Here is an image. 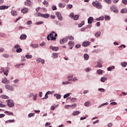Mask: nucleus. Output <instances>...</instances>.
Returning <instances> with one entry per match:
<instances>
[{
  "instance_id": "1",
  "label": "nucleus",
  "mask_w": 127,
  "mask_h": 127,
  "mask_svg": "<svg viewBox=\"0 0 127 127\" xmlns=\"http://www.w3.org/2000/svg\"><path fill=\"white\" fill-rule=\"evenodd\" d=\"M54 33H55V32L52 31L48 36H47V39L48 40H56V37H57L58 35L57 33H56L55 34V37H54Z\"/></svg>"
},
{
  "instance_id": "2",
  "label": "nucleus",
  "mask_w": 127,
  "mask_h": 127,
  "mask_svg": "<svg viewBox=\"0 0 127 127\" xmlns=\"http://www.w3.org/2000/svg\"><path fill=\"white\" fill-rule=\"evenodd\" d=\"M6 102L7 106L8 107H9V108H12L14 106V103H13V101L10 99H7L6 100Z\"/></svg>"
},
{
  "instance_id": "3",
  "label": "nucleus",
  "mask_w": 127,
  "mask_h": 127,
  "mask_svg": "<svg viewBox=\"0 0 127 127\" xmlns=\"http://www.w3.org/2000/svg\"><path fill=\"white\" fill-rule=\"evenodd\" d=\"M38 16H41V17H44V18H48V17H50V15L49 14H42L41 13H38Z\"/></svg>"
},
{
  "instance_id": "4",
  "label": "nucleus",
  "mask_w": 127,
  "mask_h": 127,
  "mask_svg": "<svg viewBox=\"0 0 127 127\" xmlns=\"http://www.w3.org/2000/svg\"><path fill=\"white\" fill-rule=\"evenodd\" d=\"M92 4L94 6H96L97 8H102V5H101V3L97 2H93Z\"/></svg>"
},
{
  "instance_id": "5",
  "label": "nucleus",
  "mask_w": 127,
  "mask_h": 127,
  "mask_svg": "<svg viewBox=\"0 0 127 127\" xmlns=\"http://www.w3.org/2000/svg\"><path fill=\"white\" fill-rule=\"evenodd\" d=\"M111 10L116 13H118V12H119V10L117 9V7H116L115 5H112L111 7Z\"/></svg>"
},
{
  "instance_id": "6",
  "label": "nucleus",
  "mask_w": 127,
  "mask_h": 127,
  "mask_svg": "<svg viewBox=\"0 0 127 127\" xmlns=\"http://www.w3.org/2000/svg\"><path fill=\"white\" fill-rule=\"evenodd\" d=\"M5 88L7 90H9L10 91H13V87L9 85H5Z\"/></svg>"
},
{
  "instance_id": "7",
  "label": "nucleus",
  "mask_w": 127,
  "mask_h": 127,
  "mask_svg": "<svg viewBox=\"0 0 127 127\" xmlns=\"http://www.w3.org/2000/svg\"><path fill=\"white\" fill-rule=\"evenodd\" d=\"M24 4L27 6H30L32 4L31 1L30 0H26V1L25 2Z\"/></svg>"
},
{
  "instance_id": "8",
  "label": "nucleus",
  "mask_w": 127,
  "mask_h": 127,
  "mask_svg": "<svg viewBox=\"0 0 127 127\" xmlns=\"http://www.w3.org/2000/svg\"><path fill=\"white\" fill-rule=\"evenodd\" d=\"M50 49H52V50L54 51H58V50H59V48L56 47H53V46H51L50 47Z\"/></svg>"
},
{
  "instance_id": "9",
  "label": "nucleus",
  "mask_w": 127,
  "mask_h": 127,
  "mask_svg": "<svg viewBox=\"0 0 127 127\" xmlns=\"http://www.w3.org/2000/svg\"><path fill=\"white\" fill-rule=\"evenodd\" d=\"M21 11L22 13H27L28 12V8L26 7L23 8Z\"/></svg>"
},
{
  "instance_id": "10",
  "label": "nucleus",
  "mask_w": 127,
  "mask_h": 127,
  "mask_svg": "<svg viewBox=\"0 0 127 127\" xmlns=\"http://www.w3.org/2000/svg\"><path fill=\"white\" fill-rule=\"evenodd\" d=\"M90 42L88 41V42H84L82 44V46L83 47H87V46H89V45H90Z\"/></svg>"
},
{
  "instance_id": "11",
  "label": "nucleus",
  "mask_w": 127,
  "mask_h": 127,
  "mask_svg": "<svg viewBox=\"0 0 127 127\" xmlns=\"http://www.w3.org/2000/svg\"><path fill=\"white\" fill-rule=\"evenodd\" d=\"M37 63H42V64H44L45 63L44 60H42L40 58H39L37 60Z\"/></svg>"
},
{
  "instance_id": "12",
  "label": "nucleus",
  "mask_w": 127,
  "mask_h": 127,
  "mask_svg": "<svg viewBox=\"0 0 127 127\" xmlns=\"http://www.w3.org/2000/svg\"><path fill=\"white\" fill-rule=\"evenodd\" d=\"M94 20V18L93 17H89L88 19V23L89 24H92V21Z\"/></svg>"
},
{
  "instance_id": "13",
  "label": "nucleus",
  "mask_w": 127,
  "mask_h": 127,
  "mask_svg": "<svg viewBox=\"0 0 127 127\" xmlns=\"http://www.w3.org/2000/svg\"><path fill=\"white\" fill-rule=\"evenodd\" d=\"M56 15H57V16H58V19L59 20H62V19H63V18L62 17V16L61 15V14H60L59 12H57Z\"/></svg>"
},
{
  "instance_id": "14",
  "label": "nucleus",
  "mask_w": 127,
  "mask_h": 127,
  "mask_svg": "<svg viewBox=\"0 0 127 127\" xmlns=\"http://www.w3.org/2000/svg\"><path fill=\"white\" fill-rule=\"evenodd\" d=\"M27 37L26 35L22 34L20 37V39H21V40H25Z\"/></svg>"
},
{
  "instance_id": "15",
  "label": "nucleus",
  "mask_w": 127,
  "mask_h": 127,
  "mask_svg": "<svg viewBox=\"0 0 127 127\" xmlns=\"http://www.w3.org/2000/svg\"><path fill=\"white\" fill-rule=\"evenodd\" d=\"M68 45L69 46V49H72L73 45H74V42L70 41L69 42Z\"/></svg>"
},
{
  "instance_id": "16",
  "label": "nucleus",
  "mask_w": 127,
  "mask_h": 127,
  "mask_svg": "<svg viewBox=\"0 0 127 127\" xmlns=\"http://www.w3.org/2000/svg\"><path fill=\"white\" fill-rule=\"evenodd\" d=\"M8 8V6L7 5H1L0 6V9L2 10V9H7Z\"/></svg>"
},
{
  "instance_id": "17",
  "label": "nucleus",
  "mask_w": 127,
  "mask_h": 127,
  "mask_svg": "<svg viewBox=\"0 0 127 127\" xmlns=\"http://www.w3.org/2000/svg\"><path fill=\"white\" fill-rule=\"evenodd\" d=\"M55 97H56V98L58 100H59L60 99H61V95L58 94H55L54 95Z\"/></svg>"
},
{
  "instance_id": "18",
  "label": "nucleus",
  "mask_w": 127,
  "mask_h": 127,
  "mask_svg": "<svg viewBox=\"0 0 127 127\" xmlns=\"http://www.w3.org/2000/svg\"><path fill=\"white\" fill-rule=\"evenodd\" d=\"M79 114H80V112L79 111H74L73 113H72V115L73 116H78L79 115Z\"/></svg>"
},
{
  "instance_id": "19",
  "label": "nucleus",
  "mask_w": 127,
  "mask_h": 127,
  "mask_svg": "<svg viewBox=\"0 0 127 127\" xmlns=\"http://www.w3.org/2000/svg\"><path fill=\"white\" fill-rule=\"evenodd\" d=\"M101 35V32L98 31L95 34V37H99Z\"/></svg>"
},
{
  "instance_id": "20",
  "label": "nucleus",
  "mask_w": 127,
  "mask_h": 127,
  "mask_svg": "<svg viewBox=\"0 0 127 127\" xmlns=\"http://www.w3.org/2000/svg\"><path fill=\"white\" fill-rule=\"evenodd\" d=\"M65 6H66V4H62V3H60L59 4V7L64 8V7H65Z\"/></svg>"
},
{
  "instance_id": "21",
  "label": "nucleus",
  "mask_w": 127,
  "mask_h": 127,
  "mask_svg": "<svg viewBox=\"0 0 127 127\" xmlns=\"http://www.w3.org/2000/svg\"><path fill=\"white\" fill-rule=\"evenodd\" d=\"M90 57L88 56V54H85L84 55V59L85 60H88V59H89V58Z\"/></svg>"
},
{
  "instance_id": "22",
  "label": "nucleus",
  "mask_w": 127,
  "mask_h": 127,
  "mask_svg": "<svg viewBox=\"0 0 127 127\" xmlns=\"http://www.w3.org/2000/svg\"><path fill=\"white\" fill-rule=\"evenodd\" d=\"M66 37H67V39H68V40H74V37L72 36H68Z\"/></svg>"
},
{
  "instance_id": "23",
  "label": "nucleus",
  "mask_w": 127,
  "mask_h": 127,
  "mask_svg": "<svg viewBox=\"0 0 127 127\" xmlns=\"http://www.w3.org/2000/svg\"><path fill=\"white\" fill-rule=\"evenodd\" d=\"M0 98L1 99H8V96L5 95H2L0 96Z\"/></svg>"
},
{
  "instance_id": "24",
  "label": "nucleus",
  "mask_w": 127,
  "mask_h": 127,
  "mask_svg": "<svg viewBox=\"0 0 127 127\" xmlns=\"http://www.w3.org/2000/svg\"><path fill=\"white\" fill-rule=\"evenodd\" d=\"M11 14L12 15H17V13L16 12V11L12 10L11 11Z\"/></svg>"
},
{
  "instance_id": "25",
  "label": "nucleus",
  "mask_w": 127,
  "mask_h": 127,
  "mask_svg": "<svg viewBox=\"0 0 127 127\" xmlns=\"http://www.w3.org/2000/svg\"><path fill=\"white\" fill-rule=\"evenodd\" d=\"M113 69H115V66H112L107 68L108 71H112Z\"/></svg>"
},
{
  "instance_id": "26",
  "label": "nucleus",
  "mask_w": 127,
  "mask_h": 127,
  "mask_svg": "<svg viewBox=\"0 0 127 127\" xmlns=\"http://www.w3.org/2000/svg\"><path fill=\"white\" fill-rule=\"evenodd\" d=\"M58 57V54L57 53H53V58H57Z\"/></svg>"
},
{
  "instance_id": "27",
  "label": "nucleus",
  "mask_w": 127,
  "mask_h": 127,
  "mask_svg": "<svg viewBox=\"0 0 127 127\" xmlns=\"http://www.w3.org/2000/svg\"><path fill=\"white\" fill-rule=\"evenodd\" d=\"M127 63L126 62L122 63V66L123 67H127Z\"/></svg>"
},
{
  "instance_id": "28",
  "label": "nucleus",
  "mask_w": 127,
  "mask_h": 127,
  "mask_svg": "<svg viewBox=\"0 0 127 127\" xmlns=\"http://www.w3.org/2000/svg\"><path fill=\"white\" fill-rule=\"evenodd\" d=\"M34 115H35L34 113H30L28 114V118H31V117H34Z\"/></svg>"
},
{
  "instance_id": "29",
  "label": "nucleus",
  "mask_w": 127,
  "mask_h": 127,
  "mask_svg": "<svg viewBox=\"0 0 127 127\" xmlns=\"http://www.w3.org/2000/svg\"><path fill=\"white\" fill-rule=\"evenodd\" d=\"M25 57L27 59H30L32 58V56L27 55L25 56Z\"/></svg>"
},
{
  "instance_id": "30",
  "label": "nucleus",
  "mask_w": 127,
  "mask_h": 127,
  "mask_svg": "<svg viewBox=\"0 0 127 127\" xmlns=\"http://www.w3.org/2000/svg\"><path fill=\"white\" fill-rule=\"evenodd\" d=\"M98 74H99L100 75L103 74V70L99 69L97 71Z\"/></svg>"
},
{
  "instance_id": "31",
  "label": "nucleus",
  "mask_w": 127,
  "mask_h": 127,
  "mask_svg": "<svg viewBox=\"0 0 127 127\" xmlns=\"http://www.w3.org/2000/svg\"><path fill=\"white\" fill-rule=\"evenodd\" d=\"M5 123L6 124H8V123H14V120H7Z\"/></svg>"
},
{
  "instance_id": "32",
  "label": "nucleus",
  "mask_w": 127,
  "mask_h": 127,
  "mask_svg": "<svg viewBox=\"0 0 127 127\" xmlns=\"http://www.w3.org/2000/svg\"><path fill=\"white\" fill-rule=\"evenodd\" d=\"M16 52L17 53H20L22 51V49L21 48H19V49L16 50Z\"/></svg>"
},
{
  "instance_id": "33",
  "label": "nucleus",
  "mask_w": 127,
  "mask_h": 127,
  "mask_svg": "<svg viewBox=\"0 0 127 127\" xmlns=\"http://www.w3.org/2000/svg\"><path fill=\"white\" fill-rule=\"evenodd\" d=\"M107 105H108V102L103 103L100 106H99L98 108H101V107H104V106H107Z\"/></svg>"
},
{
  "instance_id": "34",
  "label": "nucleus",
  "mask_w": 127,
  "mask_h": 127,
  "mask_svg": "<svg viewBox=\"0 0 127 127\" xmlns=\"http://www.w3.org/2000/svg\"><path fill=\"white\" fill-rule=\"evenodd\" d=\"M14 48H15V49L17 50V49H19V48H20V46L18 44H16V45H15Z\"/></svg>"
},
{
  "instance_id": "35",
  "label": "nucleus",
  "mask_w": 127,
  "mask_h": 127,
  "mask_svg": "<svg viewBox=\"0 0 127 127\" xmlns=\"http://www.w3.org/2000/svg\"><path fill=\"white\" fill-rule=\"evenodd\" d=\"M78 18H79V15H75L73 17V19H74V20H77L78 19Z\"/></svg>"
},
{
  "instance_id": "36",
  "label": "nucleus",
  "mask_w": 127,
  "mask_h": 127,
  "mask_svg": "<svg viewBox=\"0 0 127 127\" xmlns=\"http://www.w3.org/2000/svg\"><path fill=\"white\" fill-rule=\"evenodd\" d=\"M63 85H67L68 84H71V83L68 82V81H64L62 83Z\"/></svg>"
},
{
  "instance_id": "37",
  "label": "nucleus",
  "mask_w": 127,
  "mask_h": 127,
  "mask_svg": "<svg viewBox=\"0 0 127 127\" xmlns=\"http://www.w3.org/2000/svg\"><path fill=\"white\" fill-rule=\"evenodd\" d=\"M107 80V78L106 77H102L101 79V81L102 82H105L106 80Z\"/></svg>"
},
{
  "instance_id": "38",
  "label": "nucleus",
  "mask_w": 127,
  "mask_h": 127,
  "mask_svg": "<svg viewBox=\"0 0 127 127\" xmlns=\"http://www.w3.org/2000/svg\"><path fill=\"white\" fill-rule=\"evenodd\" d=\"M70 96V93H67L66 94H65L64 96V99H66V98H68Z\"/></svg>"
},
{
  "instance_id": "39",
  "label": "nucleus",
  "mask_w": 127,
  "mask_h": 127,
  "mask_svg": "<svg viewBox=\"0 0 127 127\" xmlns=\"http://www.w3.org/2000/svg\"><path fill=\"white\" fill-rule=\"evenodd\" d=\"M43 4H45L46 6H48V2L46 0H44V2H43Z\"/></svg>"
},
{
  "instance_id": "40",
  "label": "nucleus",
  "mask_w": 127,
  "mask_h": 127,
  "mask_svg": "<svg viewBox=\"0 0 127 127\" xmlns=\"http://www.w3.org/2000/svg\"><path fill=\"white\" fill-rule=\"evenodd\" d=\"M105 2H107V3L110 4V3H112L111 0H105Z\"/></svg>"
},
{
  "instance_id": "41",
  "label": "nucleus",
  "mask_w": 127,
  "mask_h": 127,
  "mask_svg": "<svg viewBox=\"0 0 127 127\" xmlns=\"http://www.w3.org/2000/svg\"><path fill=\"white\" fill-rule=\"evenodd\" d=\"M3 57H4L5 58H8L9 57V55L8 54H5L3 55Z\"/></svg>"
},
{
  "instance_id": "42",
  "label": "nucleus",
  "mask_w": 127,
  "mask_h": 127,
  "mask_svg": "<svg viewBox=\"0 0 127 127\" xmlns=\"http://www.w3.org/2000/svg\"><path fill=\"white\" fill-rule=\"evenodd\" d=\"M8 72V70L6 69L4 71H3L4 75H6V76H7Z\"/></svg>"
},
{
  "instance_id": "43",
  "label": "nucleus",
  "mask_w": 127,
  "mask_h": 127,
  "mask_svg": "<svg viewBox=\"0 0 127 127\" xmlns=\"http://www.w3.org/2000/svg\"><path fill=\"white\" fill-rule=\"evenodd\" d=\"M6 105L0 103V108H5Z\"/></svg>"
},
{
  "instance_id": "44",
  "label": "nucleus",
  "mask_w": 127,
  "mask_h": 127,
  "mask_svg": "<svg viewBox=\"0 0 127 127\" xmlns=\"http://www.w3.org/2000/svg\"><path fill=\"white\" fill-rule=\"evenodd\" d=\"M105 20H109L111 18L110 17V16H105Z\"/></svg>"
},
{
  "instance_id": "45",
  "label": "nucleus",
  "mask_w": 127,
  "mask_h": 127,
  "mask_svg": "<svg viewBox=\"0 0 127 127\" xmlns=\"http://www.w3.org/2000/svg\"><path fill=\"white\" fill-rule=\"evenodd\" d=\"M1 82H2V83H6V78H3V79L2 80Z\"/></svg>"
},
{
  "instance_id": "46",
  "label": "nucleus",
  "mask_w": 127,
  "mask_h": 127,
  "mask_svg": "<svg viewBox=\"0 0 127 127\" xmlns=\"http://www.w3.org/2000/svg\"><path fill=\"white\" fill-rule=\"evenodd\" d=\"M63 39L64 40V43H66V42H67V41H68V39H67V37L65 38H64Z\"/></svg>"
},
{
  "instance_id": "47",
  "label": "nucleus",
  "mask_w": 127,
  "mask_h": 127,
  "mask_svg": "<svg viewBox=\"0 0 127 127\" xmlns=\"http://www.w3.org/2000/svg\"><path fill=\"white\" fill-rule=\"evenodd\" d=\"M122 3L127 4V0H122Z\"/></svg>"
},
{
  "instance_id": "48",
  "label": "nucleus",
  "mask_w": 127,
  "mask_h": 127,
  "mask_svg": "<svg viewBox=\"0 0 127 127\" xmlns=\"http://www.w3.org/2000/svg\"><path fill=\"white\" fill-rule=\"evenodd\" d=\"M60 44H64V40H63V39L60 40Z\"/></svg>"
},
{
  "instance_id": "49",
  "label": "nucleus",
  "mask_w": 127,
  "mask_h": 127,
  "mask_svg": "<svg viewBox=\"0 0 127 127\" xmlns=\"http://www.w3.org/2000/svg\"><path fill=\"white\" fill-rule=\"evenodd\" d=\"M97 67H98L99 68H101V67H102V65L101 64V63H98V64L97 65Z\"/></svg>"
},
{
  "instance_id": "50",
  "label": "nucleus",
  "mask_w": 127,
  "mask_h": 127,
  "mask_svg": "<svg viewBox=\"0 0 127 127\" xmlns=\"http://www.w3.org/2000/svg\"><path fill=\"white\" fill-rule=\"evenodd\" d=\"M27 24L28 25H30V24H32V21L29 20L27 22Z\"/></svg>"
},
{
  "instance_id": "51",
  "label": "nucleus",
  "mask_w": 127,
  "mask_h": 127,
  "mask_svg": "<svg viewBox=\"0 0 127 127\" xmlns=\"http://www.w3.org/2000/svg\"><path fill=\"white\" fill-rule=\"evenodd\" d=\"M98 91H99L100 92H105V89L99 88L98 89Z\"/></svg>"
},
{
  "instance_id": "52",
  "label": "nucleus",
  "mask_w": 127,
  "mask_h": 127,
  "mask_svg": "<svg viewBox=\"0 0 127 127\" xmlns=\"http://www.w3.org/2000/svg\"><path fill=\"white\" fill-rule=\"evenodd\" d=\"M44 22L42 21H40V22H38L36 23V24H37V25H38L39 24H43Z\"/></svg>"
},
{
  "instance_id": "53",
  "label": "nucleus",
  "mask_w": 127,
  "mask_h": 127,
  "mask_svg": "<svg viewBox=\"0 0 127 127\" xmlns=\"http://www.w3.org/2000/svg\"><path fill=\"white\" fill-rule=\"evenodd\" d=\"M90 104V102H86L84 103V105L85 107H88L89 106V104Z\"/></svg>"
},
{
  "instance_id": "54",
  "label": "nucleus",
  "mask_w": 127,
  "mask_h": 127,
  "mask_svg": "<svg viewBox=\"0 0 127 127\" xmlns=\"http://www.w3.org/2000/svg\"><path fill=\"white\" fill-rule=\"evenodd\" d=\"M42 99V100H44V99H48V94H47V93H46V94L45 95V98H43Z\"/></svg>"
},
{
  "instance_id": "55",
  "label": "nucleus",
  "mask_w": 127,
  "mask_h": 127,
  "mask_svg": "<svg viewBox=\"0 0 127 127\" xmlns=\"http://www.w3.org/2000/svg\"><path fill=\"white\" fill-rule=\"evenodd\" d=\"M31 46L32 47H33V48H36L37 47H38L37 45L35 44H32Z\"/></svg>"
},
{
  "instance_id": "56",
  "label": "nucleus",
  "mask_w": 127,
  "mask_h": 127,
  "mask_svg": "<svg viewBox=\"0 0 127 127\" xmlns=\"http://www.w3.org/2000/svg\"><path fill=\"white\" fill-rule=\"evenodd\" d=\"M110 105H113V106H115V105H118V103L116 102H111L110 103Z\"/></svg>"
},
{
  "instance_id": "57",
  "label": "nucleus",
  "mask_w": 127,
  "mask_h": 127,
  "mask_svg": "<svg viewBox=\"0 0 127 127\" xmlns=\"http://www.w3.org/2000/svg\"><path fill=\"white\" fill-rule=\"evenodd\" d=\"M92 27V25H88L86 27H85V29H87V28H91Z\"/></svg>"
},
{
  "instance_id": "58",
  "label": "nucleus",
  "mask_w": 127,
  "mask_h": 127,
  "mask_svg": "<svg viewBox=\"0 0 127 127\" xmlns=\"http://www.w3.org/2000/svg\"><path fill=\"white\" fill-rule=\"evenodd\" d=\"M52 7V10H56V9H57L56 6H53Z\"/></svg>"
},
{
  "instance_id": "59",
  "label": "nucleus",
  "mask_w": 127,
  "mask_h": 127,
  "mask_svg": "<svg viewBox=\"0 0 127 127\" xmlns=\"http://www.w3.org/2000/svg\"><path fill=\"white\" fill-rule=\"evenodd\" d=\"M37 94H35V96L34 97H33V100L34 101H36V99H37Z\"/></svg>"
},
{
  "instance_id": "60",
  "label": "nucleus",
  "mask_w": 127,
  "mask_h": 127,
  "mask_svg": "<svg viewBox=\"0 0 127 127\" xmlns=\"http://www.w3.org/2000/svg\"><path fill=\"white\" fill-rule=\"evenodd\" d=\"M113 127V123H111L108 124V127Z\"/></svg>"
},
{
  "instance_id": "61",
  "label": "nucleus",
  "mask_w": 127,
  "mask_h": 127,
  "mask_svg": "<svg viewBox=\"0 0 127 127\" xmlns=\"http://www.w3.org/2000/svg\"><path fill=\"white\" fill-rule=\"evenodd\" d=\"M20 66H21V64H20L15 65V68H18L19 67H20Z\"/></svg>"
},
{
  "instance_id": "62",
  "label": "nucleus",
  "mask_w": 127,
  "mask_h": 127,
  "mask_svg": "<svg viewBox=\"0 0 127 127\" xmlns=\"http://www.w3.org/2000/svg\"><path fill=\"white\" fill-rule=\"evenodd\" d=\"M99 120H97L96 121H94L93 122V125H95V124H98Z\"/></svg>"
},
{
  "instance_id": "63",
  "label": "nucleus",
  "mask_w": 127,
  "mask_h": 127,
  "mask_svg": "<svg viewBox=\"0 0 127 127\" xmlns=\"http://www.w3.org/2000/svg\"><path fill=\"white\" fill-rule=\"evenodd\" d=\"M50 125H51V123H47L45 124V127H48V126H50Z\"/></svg>"
},
{
  "instance_id": "64",
  "label": "nucleus",
  "mask_w": 127,
  "mask_h": 127,
  "mask_svg": "<svg viewBox=\"0 0 127 127\" xmlns=\"http://www.w3.org/2000/svg\"><path fill=\"white\" fill-rule=\"evenodd\" d=\"M68 107H71V105H65V106H64V108L68 109Z\"/></svg>"
}]
</instances>
